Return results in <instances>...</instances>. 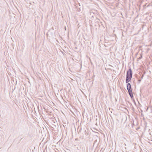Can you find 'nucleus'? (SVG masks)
<instances>
[{"instance_id":"obj_5","label":"nucleus","mask_w":152,"mask_h":152,"mask_svg":"<svg viewBox=\"0 0 152 152\" xmlns=\"http://www.w3.org/2000/svg\"><path fill=\"white\" fill-rule=\"evenodd\" d=\"M143 76L142 75V77L141 78V80L142 79Z\"/></svg>"},{"instance_id":"obj_3","label":"nucleus","mask_w":152,"mask_h":152,"mask_svg":"<svg viewBox=\"0 0 152 152\" xmlns=\"http://www.w3.org/2000/svg\"><path fill=\"white\" fill-rule=\"evenodd\" d=\"M128 93H129V94L130 97L131 98H132L133 97L132 91L129 92H128Z\"/></svg>"},{"instance_id":"obj_6","label":"nucleus","mask_w":152,"mask_h":152,"mask_svg":"<svg viewBox=\"0 0 152 152\" xmlns=\"http://www.w3.org/2000/svg\"><path fill=\"white\" fill-rule=\"evenodd\" d=\"M97 141V140H96V142Z\"/></svg>"},{"instance_id":"obj_4","label":"nucleus","mask_w":152,"mask_h":152,"mask_svg":"<svg viewBox=\"0 0 152 152\" xmlns=\"http://www.w3.org/2000/svg\"><path fill=\"white\" fill-rule=\"evenodd\" d=\"M141 79L140 80H138L139 83H140L141 81Z\"/></svg>"},{"instance_id":"obj_2","label":"nucleus","mask_w":152,"mask_h":152,"mask_svg":"<svg viewBox=\"0 0 152 152\" xmlns=\"http://www.w3.org/2000/svg\"><path fill=\"white\" fill-rule=\"evenodd\" d=\"M127 84V88L128 92H130L132 91L131 88V86L130 83H128Z\"/></svg>"},{"instance_id":"obj_1","label":"nucleus","mask_w":152,"mask_h":152,"mask_svg":"<svg viewBox=\"0 0 152 152\" xmlns=\"http://www.w3.org/2000/svg\"><path fill=\"white\" fill-rule=\"evenodd\" d=\"M132 71L131 69L129 68L127 71L126 73V83H128L130 82L132 78Z\"/></svg>"}]
</instances>
